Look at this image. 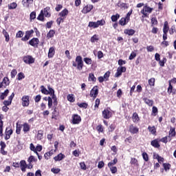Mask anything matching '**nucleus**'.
I'll return each mask as SVG.
<instances>
[{
    "label": "nucleus",
    "instance_id": "f257e3e1",
    "mask_svg": "<svg viewBox=\"0 0 176 176\" xmlns=\"http://www.w3.org/2000/svg\"><path fill=\"white\" fill-rule=\"evenodd\" d=\"M72 66L76 67L78 71H82V69H83V60H82V56H76V60L72 61Z\"/></svg>",
    "mask_w": 176,
    "mask_h": 176
},
{
    "label": "nucleus",
    "instance_id": "f03ea898",
    "mask_svg": "<svg viewBox=\"0 0 176 176\" xmlns=\"http://www.w3.org/2000/svg\"><path fill=\"white\" fill-rule=\"evenodd\" d=\"M47 89H48V94H50L52 100H53V104L55 107H57V96H56V94H54V89L52 87H50V85H47Z\"/></svg>",
    "mask_w": 176,
    "mask_h": 176
},
{
    "label": "nucleus",
    "instance_id": "7ed1b4c3",
    "mask_svg": "<svg viewBox=\"0 0 176 176\" xmlns=\"http://www.w3.org/2000/svg\"><path fill=\"white\" fill-rule=\"evenodd\" d=\"M104 24H105V21L104 19H102L96 22H89L88 27H90L92 28H98L100 25H104Z\"/></svg>",
    "mask_w": 176,
    "mask_h": 176
},
{
    "label": "nucleus",
    "instance_id": "20e7f679",
    "mask_svg": "<svg viewBox=\"0 0 176 176\" xmlns=\"http://www.w3.org/2000/svg\"><path fill=\"white\" fill-rule=\"evenodd\" d=\"M82 122V118L78 114H74L72 116V123L73 124H79Z\"/></svg>",
    "mask_w": 176,
    "mask_h": 176
},
{
    "label": "nucleus",
    "instance_id": "39448f33",
    "mask_svg": "<svg viewBox=\"0 0 176 176\" xmlns=\"http://www.w3.org/2000/svg\"><path fill=\"white\" fill-rule=\"evenodd\" d=\"M23 60L25 64H34L35 59L31 56H23Z\"/></svg>",
    "mask_w": 176,
    "mask_h": 176
},
{
    "label": "nucleus",
    "instance_id": "423d86ee",
    "mask_svg": "<svg viewBox=\"0 0 176 176\" xmlns=\"http://www.w3.org/2000/svg\"><path fill=\"white\" fill-rule=\"evenodd\" d=\"M10 81H9V78L8 77H4L3 81L0 82V89L2 87L6 88L7 86H9Z\"/></svg>",
    "mask_w": 176,
    "mask_h": 176
},
{
    "label": "nucleus",
    "instance_id": "0eeeda50",
    "mask_svg": "<svg viewBox=\"0 0 176 176\" xmlns=\"http://www.w3.org/2000/svg\"><path fill=\"white\" fill-rule=\"evenodd\" d=\"M93 5L91 4H89L85 6L82 10V13H83L84 14H86L90 12H91V10H93Z\"/></svg>",
    "mask_w": 176,
    "mask_h": 176
},
{
    "label": "nucleus",
    "instance_id": "6e6552de",
    "mask_svg": "<svg viewBox=\"0 0 176 176\" xmlns=\"http://www.w3.org/2000/svg\"><path fill=\"white\" fill-rule=\"evenodd\" d=\"M90 96L91 97H93V98H97V96H98V87H94V88L91 90Z\"/></svg>",
    "mask_w": 176,
    "mask_h": 176
},
{
    "label": "nucleus",
    "instance_id": "1a4fd4ad",
    "mask_svg": "<svg viewBox=\"0 0 176 176\" xmlns=\"http://www.w3.org/2000/svg\"><path fill=\"white\" fill-rule=\"evenodd\" d=\"M122 72H126V67H118L117 72L115 74V78H119V76H121Z\"/></svg>",
    "mask_w": 176,
    "mask_h": 176
},
{
    "label": "nucleus",
    "instance_id": "9d476101",
    "mask_svg": "<svg viewBox=\"0 0 176 176\" xmlns=\"http://www.w3.org/2000/svg\"><path fill=\"white\" fill-rule=\"evenodd\" d=\"M32 34H34L33 30L26 31L25 35L23 38H21V41H23L24 42H27V41H28V39H30V38L31 37V35H32Z\"/></svg>",
    "mask_w": 176,
    "mask_h": 176
},
{
    "label": "nucleus",
    "instance_id": "9b49d317",
    "mask_svg": "<svg viewBox=\"0 0 176 176\" xmlns=\"http://www.w3.org/2000/svg\"><path fill=\"white\" fill-rule=\"evenodd\" d=\"M22 105L23 107H28L30 105V96H24L22 97Z\"/></svg>",
    "mask_w": 176,
    "mask_h": 176
},
{
    "label": "nucleus",
    "instance_id": "f8f14e48",
    "mask_svg": "<svg viewBox=\"0 0 176 176\" xmlns=\"http://www.w3.org/2000/svg\"><path fill=\"white\" fill-rule=\"evenodd\" d=\"M29 44L34 47H36L39 45V39L37 38H33L29 41Z\"/></svg>",
    "mask_w": 176,
    "mask_h": 176
},
{
    "label": "nucleus",
    "instance_id": "ddd939ff",
    "mask_svg": "<svg viewBox=\"0 0 176 176\" xmlns=\"http://www.w3.org/2000/svg\"><path fill=\"white\" fill-rule=\"evenodd\" d=\"M102 116L104 119H109L112 116V113L108 109H104L102 111Z\"/></svg>",
    "mask_w": 176,
    "mask_h": 176
},
{
    "label": "nucleus",
    "instance_id": "4468645a",
    "mask_svg": "<svg viewBox=\"0 0 176 176\" xmlns=\"http://www.w3.org/2000/svg\"><path fill=\"white\" fill-rule=\"evenodd\" d=\"M68 13H69L68 10L67 8H65L63 11H61L58 14V16H60V17H62L63 19H67V16H68Z\"/></svg>",
    "mask_w": 176,
    "mask_h": 176
},
{
    "label": "nucleus",
    "instance_id": "2eb2a0df",
    "mask_svg": "<svg viewBox=\"0 0 176 176\" xmlns=\"http://www.w3.org/2000/svg\"><path fill=\"white\" fill-rule=\"evenodd\" d=\"M34 0H23L22 5L24 8H30V5H32Z\"/></svg>",
    "mask_w": 176,
    "mask_h": 176
},
{
    "label": "nucleus",
    "instance_id": "dca6fc26",
    "mask_svg": "<svg viewBox=\"0 0 176 176\" xmlns=\"http://www.w3.org/2000/svg\"><path fill=\"white\" fill-rule=\"evenodd\" d=\"M129 131L132 134H137V133H138L139 131V129L138 128H137V126H134L133 125H130Z\"/></svg>",
    "mask_w": 176,
    "mask_h": 176
},
{
    "label": "nucleus",
    "instance_id": "f3484780",
    "mask_svg": "<svg viewBox=\"0 0 176 176\" xmlns=\"http://www.w3.org/2000/svg\"><path fill=\"white\" fill-rule=\"evenodd\" d=\"M56 51L54 50V47H51L48 52V57L49 58H53Z\"/></svg>",
    "mask_w": 176,
    "mask_h": 176
},
{
    "label": "nucleus",
    "instance_id": "a211bd4d",
    "mask_svg": "<svg viewBox=\"0 0 176 176\" xmlns=\"http://www.w3.org/2000/svg\"><path fill=\"white\" fill-rule=\"evenodd\" d=\"M64 157H65V155H64V154L59 153L58 155L54 157V160H55V162H60L63 160Z\"/></svg>",
    "mask_w": 176,
    "mask_h": 176
},
{
    "label": "nucleus",
    "instance_id": "6ab92c4d",
    "mask_svg": "<svg viewBox=\"0 0 176 176\" xmlns=\"http://www.w3.org/2000/svg\"><path fill=\"white\" fill-rule=\"evenodd\" d=\"M124 34H126V35H129V36H133V34H135V30H133V29H126L124 31Z\"/></svg>",
    "mask_w": 176,
    "mask_h": 176
},
{
    "label": "nucleus",
    "instance_id": "aec40b11",
    "mask_svg": "<svg viewBox=\"0 0 176 176\" xmlns=\"http://www.w3.org/2000/svg\"><path fill=\"white\" fill-rule=\"evenodd\" d=\"M20 164H21V170L23 173L25 172V168H27V163L25 162V160H21L20 162Z\"/></svg>",
    "mask_w": 176,
    "mask_h": 176
},
{
    "label": "nucleus",
    "instance_id": "412c9836",
    "mask_svg": "<svg viewBox=\"0 0 176 176\" xmlns=\"http://www.w3.org/2000/svg\"><path fill=\"white\" fill-rule=\"evenodd\" d=\"M54 111L52 112V119H57V116H58V113H57V106L54 104Z\"/></svg>",
    "mask_w": 176,
    "mask_h": 176
},
{
    "label": "nucleus",
    "instance_id": "4be33fe9",
    "mask_svg": "<svg viewBox=\"0 0 176 176\" xmlns=\"http://www.w3.org/2000/svg\"><path fill=\"white\" fill-rule=\"evenodd\" d=\"M8 94H9V89H6L4 92L1 94L0 100H5V98L8 97Z\"/></svg>",
    "mask_w": 176,
    "mask_h": 176
},
{
    "label": "nucleus",
    "instance_id": "5701e85b",
    "mask_svg": "<svg viewBox=\"0 0 176 176\" xmlns=\"http://www.w3.org/2000/svg\"><path fill=\"white\" fill-rule=\"evenodd\" d=\"M2 34L6 38V42H9V41H10V37L9 36V33H8V32H6L5 30H3Z\"/></svg>",
    "mask_w": 176,
    "mask_h": 176
},
{
    "label": "nucleus",
    "instance_id": "b1692460",
    "mask_svg": "<svg viewBox=\"0 0 176 176\" xmlns=\"http://www.w3.org/2000/svg\"><path fill=\"white\" fill-rule=\"evenodd\" d=\"M169 29L170 28H168V22L165 21L164 24V28H163L164 34H167V32H168Z\"/></svg>",
    "mask_w": 176,
    "mask_h": 176
},
{
    "label": "nucleus",
    "instance_id": "393cba45",
    "mask_svg": "<svg viewBox=\"0 0 176 176\" xmlns=\"http://www.w3.org/2000/svg\"><path fill=\"white\" fill-rule=\"evenodd\" d=\"M36 138L37 140H38L39 141H41V140H42V138H43V131L42 130H39L38 131V133L36 135Z\"/></svg>",
    "mask_w": 176,
    "mask_h": 176
},
{
    "label": "nucleus",
    "instance_id": "a878e982",
    "mask_svg": "<svg viewBox=\"0 0 176 176\" xmlns=\"http://www.w3.org/2000/svg\"><path fill=\"white\" fill-rule=\"evenodd\" d=\"M23 131H24V133H28V131H30V124L25 123L23 124Z\"/></svg>",
    "mask_w": 176,
    "mask_h": 176
},
{
    "label": "nucleus",
    "instance_id": "bb28decb",
    "mask_svg": "<svg viewBox=\"0 0 176 176\" xmlns=\"http://www.w3.org/2000/svg\"><path fill=\"white\" fill-rule=\"evenodd\" d=\"M144 101L145 104L148 105V107H152V105H153V100H149V99L145 98H144Z\"/></svg>",
    "mask_w": 176,
    "mask_h": 176
},
{
    "label": "nucleus",
    "instance_id": "cd10ccee",
    "mask_svg": "<svg viewBox=\"0 0 176 176\" xmlns=\"http://www.w3.org/2000/svg\"><path fill=\"white\" fill-rule=\"evenodd\" d=\"M54 34H56V32H54V30H50V32L47 34V38L48 39H50V38H53L54 36Z\"/></svg>",
    "mask_w": 176,
    "mask_h": 176
},
{
    "label": "nucleus",
    "instance_id": "c85d7f7f",
    "mask_svg": "<svg viewBox=\"0 0 176 176\" xmlns=\"http://www.w3.org/2000/svg\"><path fill=\"white\" fill-rule=\"evenodd\" d=\"M169 137H175V129L170 126L169 131Z\"/></svg>",
    "mask_w": 176,
    "mask_h": 176
},
{
    "label": "nucleus",
    "instance_id": "c756f323",
    "mask_svg": "<svg viewBox=\"0 0 176 176\" xmlns=\"http://www.w3.org/2000/svg\"><path fill=\"white\" fill-rule=\"evenodd\" d=\"M49 10H50V8L47 7L44 9L43 14L45 17H49L50 16V13L49 12Z\"/></svg>",
    "mask_w": 176,
    "mask_h": 176
},
{
    "label": "nucleus",
    "instance_id": "7c9ffc66",
    "mask_svg": "<svg viewBox=\"0 0 176 176\" xmlns=\"http://www.w3.org/2000/svg\"><path fill=\"white\" fill-rule=\"evenodd\" d=\"M120 17V15L119 14H116V15H113L111 19V21H113V23L118 21V20H119V18Z\"/></svg>",
    "mask_w": 176,
    "mask_h": 176
},
{
    "label": "nucleus",
    "instance_id": "2f4dec72",
    "mask_svg": "<svg viewBox=\"0 0 176 176\" xmlns=\"http://www.w3.org/2000/svg\"><path fill=\"white\" fill-rule=\"evenodd\" d=\"M129 21H127L126 18H122L120 21H119V24L120 25H126V24L128 23Z\"/></svg>",
    "mask_w": 176,
    "mask_h": 176
},
{
    "label": "nucleus",
    "instance_id": "473e14b6",
    "mask_svg": "<svg viewBox=\"0 0 176 176\" xmlns=\"http://www.w3.org/2000/svg\"><path fill=\"white\" fill-rule=\"evenodd\" d=\"M151 145L154 148H160V144H159V142L156 140L151 141Z\"/></svg>",
    "mask_w": 176,
    "mask_h": 176
},
{
    "label": "nucleus",
    "instance_id": "72a5a7b5",
    "mask_svg": "<svg viewBox=\"0 0 176 176\" xmlns=\"http://www.w3.org/2000/svg\"><path fill=\"white\" fill-rule=\"evenodd\" d=\"M43 16H44L43 10H41V13L39 14V15L37 17V20H39L40 21H43V20L45 19Z\"/></svg>",
    "mask_w": 176,
    "mask_h": 176
},
{
    "label": "nucleus",
    "instance_id": "f704fd0d",
    "mask_svg": "<svg viewBox=\"0 0 176 176\" xmlns=\"http://www.w3.org/2000/svg\"><path fill=\"white\" fill-rule=\"evenodd\" d=\"M118 163V159L115 158L113 161L108 163V167H112V166H115Z\"/></svg>",
    "mask_w": 176,
    "mask_h": 176
},
{
    "label": "nucleus",
    "instance_id": "c9c22d12",
    "mask_svg": "<svg viewBox=\"0 0 176 176\" xmlns=\"http://www.w3.org/2000/svg\"><path fill=\"white\" fill-rule=\"evenodd\" d=\"M53 107V98L52 96L48 97V108H52Z\"/></svg>",
    "mask_w": 176,
    "mask_h": 176
},
{
    "label": "nucleus",
    "instance_id": "e433bc0d",
    "mask_svg": "<svg viewBox=\"0 0 176 176\" xmlns=\"http://www.w3.org/2000/svg\"><path fill=\"white\" fill-rule=\"evenodd\" d=\"M133 120L135 123L140 120V118L138 117V114L137 113H134L133 115Z\"/></svg>",
    "mask_w": 176,
    "mask_h": 176
},
{
    "label": "nucleus",
    "instance_id": "4c0bfd02",
    "mask_svg": "<svg viewBox=\"0 0 176 176\" xmlns=\"http://www.w3.org/2000/svg\"><path fill=\"white\" fill-rule=\"evenodd\" d=\"M41 93H43V94H49V91L45 87V86L42 85L41 87Z\"/></svg>",
    "mask_w": 176,
    "mask_h": 176
},
{
    "label": "nucleus",
    "instance_id": "58836bf2",
    "mask_svg": "<svg viewBox=\"0 0 176 176\" xmlns=\"http://www.w3.org/2000/svg\"><path fill=\"white\" fill-rule=\"evenodd\" d=\"M131 164H133V166H138V160L135 158H131Z\"/></svg>",
    "mask_w": 176,
    "mask_h": 176
},
{
    "label": "nucleus",
    "instance_id": "ea45409f",
    "mask_svg": "<svg viewBox=\"0 0 176 176\" xmlns=\"http://www.w3.org/2000/svg\"><path fill=\"white\" fill-rule=\"evenodd\" d=\"M89 80H91V82H96L97 80V78H96L94 74H89Z\"/></svg>",
    "mask_w": 176,
    "mask_h": 176
},
{
    "label": "nucleus",
    "instance_id": "a19ab883",
    "mask_svg": "<svg viewBox=\"0 0 176 176\" xmlns=\"http://www.w3.org/2000/svg\"><path fill=\"white\" fill-rule=\"evenodd\" d=\"M98 35L95 34L91 38V42L92 43H94V42H96V41H98Z\"/></svg>",
    "mask_w": 176,
    "mask_h": 176
},
{
    "label": "nucleus",
    "instance_id": "79ce46f5",
    "mask_svg": "<svg viewBox=\"0 0 176 176\" xmlns=\"http://www.w3.org/2000/svg\"><path fill=\"white\" fill-rule=\"evenodd\" d=\"M30 19L31 21L34 20V19H36V12H32L30 15Z\"/></svg>",
    "mask_w": 176,
    "mask_h": 176
},
{
    "label": "nucleus",
    "instance_id": "37998d69",
    "mask_svg": "<svg viewBox=\"0 0 176 176\" xmlns=\"http://www.w3.org/2000/svg\"><path fill=\"white\" fill-rule=\"evenodd\" d=\"M17 8V3L13 2L8 6V9H16Z\"/></svg>",
    "mask_w": 176,
    "mask_h": 176
},
{
    "label": "nucleus",
    "instance_id": "c03bdc74",
    "mask_svg": "<svg viewBox=\"0 0 176 176\" xmlns=\"http://www.w3.org/2000/svg\"><path fill=\"white\" fill-rule=\"evenodd\" d=\"M85 63H86L88 65H91V63H93V60H91V58H84Z\"/></svg>",
    "mask_w": 176,
    "mask_h": 176
},
{
    "label": "nucleus",
    "instance_id": "a18cd8bd",
    "mask_svg": "<svg viewBox=\"0 0 176 176\" xmlns=\"http://www.w3.org/2000/svg\"><path fill=\"white\" fill-rule=\"evenodd\" d=\"M144 10L145 12H147V13H152V10H153V8L148 7V6H145Z\"/></svg>",
    "mask_w": 176,
    "mask_h": 176
},
{
    "label": "nucleus",
    "instance_id": "49530a36",
    "mask_svg": "<svg viewBox=\"0 0 176 176\" xmlns=\"http://www.w3.org/2000/svg\"><path fill=\"white\" fill-rule=\"evenodd\" d=\"M120 6L121 9H124V10L129 9V5L126 3H120Z\"/></svg>",
    "mask_w": 176,
    "mask_h": 176
},
{
    "label": "nucleus",
    "instance_id": "de8ad7c7",
    "mask_svg": "<svg viewBox=\"0 0 176 176\" xmlns=\"http://www.w3.org/2000/svg\"><path fill=\"white\" fill-rule=\"evenodd\" d=\"M109 168H110V170L112 174H116V173L118 172V168H116V166H111Z\"/></svg>",
    "mask_w": 176,
    "mask_h": 176
},
{
    "label": "nucleus",
    "instance_id": "09e8293b",
    "mask_svg": "<svg viewBox=\"0 0 176 176\" xmlns=\"http://www.w3.org/2000/svg\"><path fill=\"white\" fill-rule=\"evenodd\" d=\"M78 105L80 108H87L88 104L86 102H82V103H78Z\"/></svg>",
    "mask_w": 176,
    "mask_h": 176
},
{
    "label": "nucleus",
    "instance_id": "8fccbe9b",
    "mask_svg": "<svg viewBox=\"0 0 176 176\" xmlns=\"http://www.w3.org/2000/svg\"><path fill=\"white\" fill-rule=\"evenodd\" d=\"M148 130L151 132V134H155V133H156V129L155 126H148Z\"/></svg>",
    "mask_w": 176,
    "mask_h": 176
},
{
    "label": "nucleus",
    "instance_id": "3c124183",
    "mask_svg": "<svg viewBox=\"0 0 176 176\" xmlns=\"http://www.w3.org/2000/svg\"><path fill=\"white\" fill-rule=\"evenodd\" d=\"M25 76H24V73L20 72L18 74V80H21V79H24Z\"/></svg>",
    "mask_w": 176,
    "mask_h": 176
},
{
    "label": "nucleus",
    "instance_id": "603ef678",
    "mask_svg": "<svg viewBox=\"0 0 176 176\" xmlns=\"http://www.w3.org/2000/svg\"><path fill=\"white\" fill-rule=\"evenodd\" d=\"M135 57H137V53L132 52L129 58V60H134Z\"/></svg>",
    "mask_w": 176,
    "mask_h": 176
},
{
    "label": "nucleus",
    "instance_id": "864d4df0",
    "mask_svg": "<svg viewBox=\"0 0 176 176\" xmlns=\"http://www.w3.org/2000/svg\"><path fill=\"white\" fill-rule=\"evenodd\" d=\"M64 18H62V16H60L59 18H58L56 19V23L58 25H60V24H61V23H64Z\"/></svg>",
    "mask_w": 176,
    "mask_h": 176
},
{
    "label": "nucleus",
    "instance_id": "5fc2aeb1",
    "mask_svg": "<svg viewBox=\"0 0 176 176\" xmlns=\"http://www.w3.org/2000/svg\"><path fill=\"white\" fill-rule=\"evenodd\" d=\"M36 159H35V157H34L33 155L29 157L28 162V163H32V162H36Z\"/></svg>",
    "mask_w": 176,
    "mask_h": 176
},
{
    "label": "nucleus",
    "instance_id": "6e6d98bb",
    "mask_svg": "<svg viewBox=\"0 0 176 176\" xmlns=\"http://www.w3.org/2000/svg\"><path fill=\"white\" fill-rule=\"evenodd\" d=\"M23 35H24V32L19 30L16 34V38H23Z\"/></svg>",
    "mask_w": 176,
    "mask_h": 176
},
{
    "label": "nucleus",
    "instance_id": "4d7b16f0",
    "mask_svg": "<svg viewBox=\"0 0 176 176\" xmlns=\"http://www.w3.org/2000/svg\"><path fill=\"white\" fill-rule=\"evenodd\" d=\"M67 100L70 102H74V101H75V99H74V95L69 94L67 96Z\"/></svg>",
    "mask_w": 176,
    "mask_h": 176
},
{
    "label": "nucleus",
    "instance_id": "13d9d810",
    "mask_svg": "<svg viewBox=\"0 0 176 176\" xmlns=\"http://www.w3.org/2000/svg\"><path fill=\"white\" fill-rule=\"evenodd\" d=\"M80 167L81 170H83L84 171L86 170V169H87L86 164H85V162H80Z\"/></svg>",
    "mask_w": 176,
    "mask_h": 176
},
{
    "label": "nucleus",
    "instance_id": "bf43d9fd",
    "mask_svg": "<svg viewBox=\"0 0 176 176\" xmlns=\"http://www.w3.org/2000/svg\"><path fill=\"white\" fill-rule=\"evenodd\" d=\"M142 157L145 162H148V160H149V157H148V154L146 153H142Z\"/></svg>",
    "mask_w": 176,
    "mask_h": 176
},
{
    "label": "nucleus",
    "instance_id": "052dcab7",
    "mask_svg": "<svg viewBox=\"0 0 176 176\" xmlns=\"http://www.w3.org/2000/svg\"><path fill=\"white\" fill-rule=\"evenodd\" d=\"M151 23H152V27H153V25H157V19L156 18H152Z\"/></svg>",
    "mask_w": 176,
    "mask_h": 176
},
{
    "label": "nucleus",
    "instance_id": "680f3d73",
    "mask_svg": "<svg viewBox=\"0 0 176 176\" xmlns=\"http://www.w3.org/2000/svg\"><path fill=\"white\" fill-rule=\"evenodd\" d=\"M148 84L150 85V86H155V78H151L148 80Z\"/></svg>",
    "mask_w": 176,
    "mask_h": 176
},
{
    "label": "nucleus",
    "instance_id": "e2e57ef3",
    "mask_svg": "<svg viewBox=\"0 0 176 176\" xmlns=\"http://www.w3.org/2000/svg\"><path fill=\"white\" fill-rule=\"evenodd\" d=\"M163 167L165 171H167V170H170V167H171V165H170L169 164H163Z\"/></svg>",
    "mask_w": 176,
    "mask_h": 176
},
{
    "label": "nucleus",
    "instance_id": "0e129e2a",
    "mask_svg": "<svg viewBox=\"0 0 176 176\" xmlns=\"http://www.w3.org/2000/svg\"><path fill=\"white\" fill-rule=\"evenodd\" d=\"M109 75H111V72H107L103 76V78L105 80H108V78H109Z\"/></svg>",
    "mask_w": 176,
    "mask_h": 176
},
{
    "label": "nucleus",
    "instance_id": "69168bd1",
    "mask_svg": "<svg viewBox=\"0 0 176 176\" xmlns=\"http://www.w3.org/2000/svg\"><path fill=\"white\" fill-rule=\"evenodd\" d=\"M30 148V151H32L33 152H34V153H36V149L35 148V146H34V144L31 143Z\"/></svg>",
    "mask_w": 176,
    "mask_h": 176
},
{
    "label": "nucleus",
    "instance_id": "338daca9",
    "mask_svg": "<svg viewBox=\"0 0 176 176\" xmlns=\"http://www.w3.org/2000/svg\"><path fill=\"white\" fill-rule=\"evenodd\" d=\"M168 93H169V94H171V93H173V85H171V82H169V87L168 88Z\"/></svg>",
    "mask_w": 176,
    "mask_h": 176
},
{
    "label": "nucleus",
    "instance_id": "774afa93",
    "mask_svg": "<svg viewBox=\"0 0 176 176\" xmlns=\"http://www.w3.org/2000/svg\"><path fill=\"white\" fill-rule=\"evenodd\" d=\"M154 116H156V114L157 113V107H153V111H152Z\"/></svg>",
    "mask_w": 176,
    "mask_h": 176
}]
</instances>
